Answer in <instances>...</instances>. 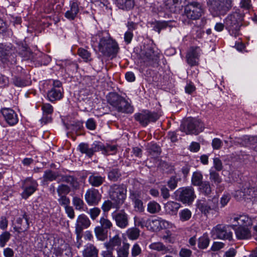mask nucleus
Wrapping results in <instances>:
<instances>
[{"instance_id":"obj_1","label":"nucleus","mask_w":257,"mask_h":257,"mask_svg":"<svg viewBox=\"0 0 257 257\" xmlns=\"http://www.w3.org/2000/svg\"><path fill=\"white\" fill-rule=\"evenodd\" d=\"M97 42L98 50L104 55L107 56H115L118 52L119 47L116 42L113 40L106 32L98 33L95 37L92 38V42L94 43V39ZM95 45L94 43L93 44Z\"/></svg>"},{"instance_id":"obj_2","label":"nucleus","mask_w":257,"mask_h":257,"mask_svg":"<svg viewBox=\"0 0 257 257\" xmlns=\"http://www.w3.org/2000/svg\"><path fill=\"white\" fill-rule=\"evenodd\" d=\"M108 103L116 110L124 113H132L133 108L122 96L116 93H110L107 96Z\"/></svg>"},{"instance_id":"obj_3","label":"nucleus","mask_w":257,"mask_h":257,"mask_svg":"<svg viewBox=\"0 0 257 257\" xmlns=\"http://www.w3.org/2000/svg\"><path fill=\"white\" fill-rule=\"evenodd\" d=\"M243 16L237 12L228 15L224 20L225 26L230 34L234 37L240 35Z\"/></svg>"},{"instance_id":"obj_4","label":"nucleus","mask_w":257,"mask_h":257,"mask_svg":"<svg viewBox=\"0 0 257 257\" xmlns=\"http://www.w3.org/2000/svg\"><path fill=\"white\" fill-rule=\"evenodd\" d=\"M126 190L123 185L114 184L109 189V195L110 199L113 202L114 207L119 208L124 203L126 198Z\"/></svg>"},{"instance_id":"obj_5","label":"nucleus","mask_w":257,"mask_h":257,"mask_svg":"<svg viewBox=\"0 0 257 257\" xmlns=\"http://www.w3.org/2000/svg\"><path fill=\"white\" fill-rule=\"evenodd\" d=\"M203 5L198 2H189L185 6L184 16L191 20H198L204 14Z\"/></svg>"},{"instance_id":"obj_6","label":"nucleus","mask_w":257,"mask_h":257,"mask_svg":"<svg viewBox=\"0 0 257 257\" xmlns=\"http://www.w3.org/2000/svg\"><path fill=\"white\" fill-rule=\"evenodd\" d=\"M180 130L187 135H197L203 130L202 122L194 118H188L181 124Z\"/></svg>"},{"instance_id":"obj_7","label":"nucleus","mask_w":257,"mask_h":257,"mask_svg":"<svg viewBox=\"0 0 257 257\" xmlns=\"http://www.w3.org/2000/svg\"><path fill=\"white\" fill-rule=\"evenodd\" d=\"M100 226H96L94 233L96 238L101 241L104 240L107 237L106 229H110L113 226L111 221L107 217H101L99 219Z\"/></svg>"},{"instance_id":"obj_8","label":"nucleus","mask_w":257,"mask_h":257,"mask_svg":"<svg viewBox=\"0 0 257 257\" xmlns=\"http://www.w3.org/2000/svg\"><path fill=\"white\" fill-rule=\"evenodd\" d=\"M158 58L159 56L155 53L153 48L149 46H144L139 53L141 63H144L147 65L153 64L158 60Z\"/></svg>"},{"instance_id":"obj_9","label":"nucleus","mask_w":257,"mask_h":257,"mask_svg":"<svg viewBox=\"0 0 257 257\" xmlns=\"http://www.w3.org/2000/svg\"><path fill=\"white\" fill-rule=\"evenodd\" d=\"M121 242L120 231L117 229H113L109 232V240L105 242L104 245L107 249L113 250L121 247Z\"/></svg>"},{"instance_id":"obj_10","label":"nucleus","mask_w":257,"mask_h":257,"mask_svg":"<svg viewBox=\"0 0 257 257\" xmlns=\"http://www.w3.org/2000/svg\"><path fill=\"white\" fill-rule=\"evenodd\" d=\"M134 117L136 120L144 126H147L150 122L156 121L159 118L157 113L150 112L148 110L136 113Z\"/></svg>"},{"instance_id":"obj_11","label":"nucleus","mask_w":257,"mask_h":257,"mask_svg":"<svg viewBox=\"0 0 257 257\" xmlns=\"http://www.w3.org/2000/svg\"><path fill=\"white\" fill-rule=\"evenodd\" d=\"M63 96V89L62 83L57 80H53V87L47 93L48 99L53 102L61 99Z\"/></svg>"},{"instance_id":"obj_12","label":"nucleus","mask_w":257,"mask_h":257,"mask_svg":"<svg viewBox=\"0 0 257 257\" xmlns=\"http://www.w3.org/2000/svg\"><path fill=\"white\" fill-rule=\"evenodd\" d=\"M180 200L183 203L191 204L196 198L194 189L191 187H183L177 191Z\"/></svg>"},{"instance_id":"obj_13","label":"nucleus","mask_w":257,"mask_h":257,"mask_svg":"<svg viewBox=\"0 0 257 257\" xmlns=\"http://www.w3.org/2000/svg\"><path fill=\"white\" fill-rule=\"evenodd\" d=\"M90 224V220L85 214H81L77 217L75 223V232L78 240L82 237V232L83 229L89 227Z\"/></svg>"},{"instance_id":"obj_14","label":"nucleus","mask_w":257,"mask_h":257,"mask_svg":"<svg viewBox=\"0 0 257 257\" xmlns=\"http://www.w3.org/2000/svg\"><path fill=\"white\" fill-rule=\"evenodd\" d=\"M233 196L237 200H244L247 201L254 198L257 201V190L254 188H244L235 191Z\"/></svg>"},{"instance_id":"obj_15","label":"nucleus","mask_w":257,"mask_h":257,"mask_svg":"<svg viewBox=\"0 0 257 257\" xmlns=\"http://www.w3.org/2000/svg\"><path fill=\"white\" fill-rule=\"evenodd\" d=\"M211 234L214 239L230 240L232 238V233L231 231H228L226 229L225 226L221 224H218L214 227L211 230Z\"/></svg>"},{"instance_id":"obj_16","label":"nucleus","mask_w":257,"mask_h":257,"mask_svg":"<svg viewBox=\"0 0 257 257\" xmlns=\"http://www.w3.org/2000/svg\"><path fill=\"white\" fill-rule=\"evenodd\" d=\"M170 223L161 218L148 219L147 220V227L148 229L157 231L163 228L170 227Z\"/></svg>"},{"instance_id":"obj_17","label":"nucleus","mask_w":257,"mask_h":257,"mask_svg":"<svg viewBox=\"0 0 257 257\" xmlns=\"http://www.w3.org/2000/svg\"><path fill=\"white\" fill-rule=\"evenodd\" d=\"M112 218L115 221L116 225L121 229L126 228L129 224L128 216L123 211L113 212L111 214Z\"/></svg>"},{"instance_id":"obj_18","label":"nucleus","mask_w":257,"mask_h":257,"mask_svg":"<svg viewBox=\"0 0 257 257\" xmlns=\"http://www.w3.org/2000/svg\"><path fill=\"white\" fill-rule=\"evenodd\" d=\"M208 3L220 12H225L232 6V0H208Z\"/></svg>"},{"instance_id":"obj_19","label":"nucleus","mask_w":257,"mask_h":257,"mask_svg":"<svg viewBox=\"0 0 257 257\" xmlns=\"http://www.w3.org/2000/svg\"><path fill=\"white\" fill-rule=\"evenodd\" d=\"M101 199V195L94 188L88 189L85 194V199L89 205H96Z\"/></svg>"},{"instance_id":"obj_20","label":"nucleus","mask_w":257,"mask_h":257,"mask_svg":"<svg viewBox=\"0 0 257 257\" xmlns=\"http://www.w3.org/2000/svg\"><path fill=\"white\" fill-rule=\"evenodd\" d=\"M201 50L199 47H191L186 55L187 62L191 66H196L199 64Z\"/></svg>"},{"instance_id":"obj_21","label":"nucleus","mask_w":257,"mask_h":257,"mask_svg":"<svg viewBox=\"0 0 257 257\" xmlns=\"http://www.w3.org/2000/svg\"><path fill=\"white\" fill-rule=\"evenodd\" d=\"M38 184L37 182L31 179H26L23 183V192L22 196L24 199H27L36 190Z\"/></svg>"},{"instance_id":"obj_22","label":"nucleus","mask_w":257,"mask_h":257,"mask_svg":"<svg viewBox=\"0 0 257 257\" xmlns=\"http://www.w3.org/2000/svg\"><path fill=\"white\" fill-rule=\"evenodd\" d=\"M5 120L11 126L16 124L19 121L17 114L13 109L4 108L1 110Z\"/></svg>"},{"instance_id":"obj_23","label":"nucleus","mask_w":257,"mask_h":257,"mask_svg":"<svg viewBox=\"0 0 257 257\" xmlns=\"http://www.w3.org/2000/svg\"><path fill=\"white\" fill-rule=\"evenodd\" d=\"M232 222L234 223L231 227H248L252 224V220L248 216L244 215L234 217L232 218Z\"/></svg>"},{"instance_id":"obj_24","label":"nucleus","mask_w":257,"mask_h":257,"mask_svg":"<svg viewBox=\"0 0 257 257\" xmlns=\"http://www.w3.org/2000/svg\"><path fill=\"white\" fill-rule=\"evenodd\" d=\"M238 239H247L251 237V232L248 227L245 226L232 227Z\"/></svg>"},{"instance_id":"obj_25","label":"nucleus","mask_w":257,"mask_h":257,"mask_svg":"<svg viewBox=\"0 0 257 257\" xmlns=\"http://www.w3.org/2000/svg\"><path fill=\"white\" fill-rule=\"evenodd\" d=\"M79 12V5L76 1H71L70 3V9L65 13V17L69 20H74Z\"/></svg>"},{"instance_id":"obj_26","label":"nucleus","mask_w":257,"mask_h":257,"mask_svg":"<svg viewBox=\"0 0 257 257\" xmlns=\"http://www.w3.org/2000/svg\"><path fill=\"white\" fill-rule=\"evenodd\" d=\"M98 250L92 244H87L83 251V257H98Z\"/></svg>"},{"instance_id":"obj_27","label":"nucleus","mask_w":257,"mask_h":257,"mask_svg":"<svg viewBox=\"0 0 257 257\" xmlns=\"http://www.w3.org/2000/svg\"><path fill=\"white\" fill-rule=\"evenodd\" d=\"M180 207V204L174 201L168 202L164 206L166 212L170 215H176Z\"/></svg>"},{"instance_id":"obj_28","label":"nucleus","mask_w":257,"mask_h":257,"mask_svg":"<svg viewBox=\"0 0 257 257\" xmlns=\"http://www.w3.org/2000/svg\"><path fill=\"white\" fill-rule=\"evenodd\" d=\"M149 247L151 249L161 251L163 254L172 252L171 250L161 242H153Z\"/></svg>"},{"instance_id":"obj_29","label":"nucleus","mask_w":257,"mask_h":257,"mask_svg":"<svg viewBox=\"0 0 257 257\" xmlns=\"http://www.w3.org/2000/svg\"><path fill=\"white\" fill-rule=\"evenodd\" d=\"M115 3L119 9L126 11L133 9L135 5L134 0H115Z\"/></svg>"},{"instance_id":"obj_30","label":"nucleus","mask_w":257,"mask_h":257,"mask_svg":"<svg viewBox=\"0 0 257 257\" xmlns=\"http://www.w3.org/2000/svg\"><path fill=\"white\" fill-rule=\"evenodd\" d=\"M104 178L94 174L91 175L88 178L89 184L93 187H99L104 181Z\"/></svg>"},{"instance_id":"obj_31","label":"nucleus","mask_w":257,"mask_h":257,"mask_svg":"<svg viewBox=\"0 0 257 257\" xmlns=\"http://www.w3.org/2000/svg\"><path fill=\"white\" fill-rule=\"evenodd\" d=\"M210 179L217 186V189L220 191L223 190V186H218L222 181V179L218 173L214 171L210 170Z\"/></svg>"},{"instance_id":"obj_32","label":"nucleus","mask_w":257,"mask_h":257,"mask_svg":"<svg viewBox=\"0 0 257 257\" xmlns=\"http://www.w3.org/2000/svg\"><path fill=\"white\" fill-rule=\"evenodd\" d=\"M131 198L134 204V207L136 211L142 212L144 210L143 201L139 198L136 194H133Z\"/></svg>"},{"instance_id":"obj_33","label":"nucleus","mask_w":257,"mask_h":257,"mask_svg":"<svg viewBox=\"0 0 257 257\" xmlns=\"http://www.w3.org/2000/svg\"><path fill=\"white\" fill-rule=\"evenodd\" d=\"M140 229L136 227L130 228L126 231L127 237L131 240L137 239L140 236Z\"/></svg>"},{"instance_id":"obj_34","label":"nucleus","mask_w":257,"mask_h":257,"mask_svg":"<svg viewBox=\"0 0 257 257\" xmlns=\"http://www.w3.org/2000/svg\"><path fill=\"white\" fill-rule=\"evenodd\" d=\"M196 206L199 210L203 214L207 215L211 211L208 203L203 200H198L196 203Z\"/></svg>"},{"instance_id":"obj_35","label":"nucleus","mask_w":257,"mask_h":257,"mask_svg":"<svg viewBox=\"0 0 257 257\" xmlns=\"http://www.w3.org/2000/svg\"><path fill=\"white\" fill-rule=\"evenodd\" d=\"M17 222L20 225L19 228L21 230H27L29 227V218L26 214L23 215V218H18Z\"/></svg>"},{"instance_id":"obj_36","label":"nucleus","mask_w":257,"mask_h":257,"mask_svg":"<svg viewBox=\"0 0 257 257\" xmlns=\"http://www.w3.org/2000/svg\"><path fill=\"white\" fill-rule=\"evenodd\" d=\"M130 247V244L127 243H124L122 246L117 248V257H127L128 255V249Z\"/></svg>"},{"instance_id":"obj_37","label":"nucleus","mask_w":257,"mask_h":257,"mask_svg":"<svg viewBox=\"0 0 257 257\" xmlns=\"http://www.w3.org/2000/svg\"><path fill=\"white\" fill-rule=\"evenodd\" d=\"M161 210V206L159 203L153 201L149 202L147 205V211L152 214L158 212Z\"/></svg>"},{"instance_id":"obj_38","label":"nucleus","mask_w":257,"mask_h":257,"mask_svg":"<svg viewBox=\"0 0 257 257\" xmlns=\"http://www.w3.org/2000/svg\"><path fill=\"white\" fill-rule=\"evenodd\" d=\"M72 203L76 210L79 211H84V206H85L83 201L78 197H74L72 199Z\"/></svg>"},{"instance_id":"obj_39","label":"nucleus","mask_w":257,"mask_h":257,"mask_svg":"<svg viewBox=\"0 0 257 257\" xmlns=\"http://www.w3.org/2000/svg\"><path fill=\"white\" fill-rule=\"evenodd\" d=\"M203 176L200 172L193 173L192 177V183L194 186H200L203 182Z\"/></svg>"},{"instance_id":"obj_40","label":"nucleus","mask_w":257,"mask_h":257,"mask_svg":"<svg viewBox=\"0 0 257 257\" xmlns=\"http://www.w3.org/2000/svg\"><path fill=\"white\" fill-rule=\"evenodd\" d=\"M209 244V239L208 236L204 234L203 236L199 238L198 246L201 249L206 248Z\"/></svg>"},{"instance_id":"obj_41","label":"nucleus","mask_w":257,"mask_h":257,"mask_svg":"<svg viewBox=\"0 0 257 257\" xmlns=\"http://www.w3.org/2000/svg\"><path fill=\"white\" fill-rule=\"evenodd\" d=\"M78 54L85 62L91 61L92 60L91 54L87 50L83 48L78 49Z\"/></svg>"},{"instance_id":"obj_42","label":"nucleus","mask_w":257,"mask_h":257,"mask_svg":"<svg viewBox=\"0 0 257 257\" xmlns=\"http://www.w3.org/2000/svg\"><path fill=\"white\" fill-rule=\"evenodd\" d=\"M211 210H214L216 212H218V198L216 197H213L212 199H208L207 202Z\"/></svg>"},{"instance_id":"obj_43","label":"nucleus","mask_w":257,"mask_h":257,"mask_svg":"<svg viewBox=\"0 0 257 257\" xmlns=\"http://www.w3.org/2000/svg\"><path fill=\"white\" fill-rule=\"evenodd\" d=\"M180 219L182 221H187L190 219L192 216V212L188 209H184L181 210L179 213Z\"/></svg>"},{"instance_id":"obj_44","label":"nucleus","mask_w":257,"mask_h":257,"mask_svg":"<svg viewBox=\"0 0 257 257\" xmlns=\"http://www.w3.org/2000/svg\"><path fill=\"white\" fill-rule=\"evenodd\" d=\"M13 83L17 87H24L29 84V81L15 76L13 79Z\"/></svg>"},{"instance_id":"obj_45","label":"nucleus","mask_w":257,"mask_h":257,"mask_svg":"<svg viewBox=\"0 0 257 257\" xmlns=\"http://www.w3.org/2000/svg\"><path fill=\"white\" fill-rule=\"evenodd\" d=\"M201 192L205 195L208 196L211 192V188L209 182L205 181L203 182L200 185Z\"/></svg>"},{"instance_id":"obj_46","label":"nucleus","mask_w":257,"mask_h":257,"mask_svg":"<svg viewBox=\"0 0 257 257\" xmlns=\"http://www.w3.org/2000/svg\"><path fill=\"white\" fill-rule=\"evenodd\" d=\"M11 234L8 231H5L0 235V246L4 247L7 242L9 240L11 237Z\"/></svg>"},{"instance_id":"obj_47","label":"nucleus","mask_w":257,"mask_h":257,"mask_svg":"<svg viewBox=\"0 0 257 257\" xmlns=\"http://www.w3.org/2000/svg\"><path fill=\"white\" fill-rule=\"evenodd\" d=\"M70 191V187L64 184L59 185L57 189V192L59 196L66 195L68 194Z\"/></svg>"},{"instance_id":"obj_48","label":"nucleus","mask_w":257,"mask_h":257,"mask_svg":"<svg viewBox=\"0 0 257 257\" xmlns=\"http://www.w3.org/2000/svg\"><path fill=\"white\" fill-rule=\"evenodd\" d=\"M43 177L45 181H52L56 180L57 175L51 170H48L45 172Z\"/></svg>"},{"instance_id":"obj_49","label":"nucleus","mask_w":257,"mask_h":257,"mask_svg":"<svg viewBox=\"0 0 257 257\" xmlns=\"http://www.w3.org/2000/svg\"><path fill=\"white\" fill-rule=\"evenodd\" d=\"M148 152L153 155H158L161 153L160 147L155 144H150L148 148Z\"/></svg>"},{"instance_id":"obj_50","label":"nucleus","mask_w":257,"mask_h":257,"mask_svg":"<svg viewBox=\"0 0 257 257\" xmlns=\"http://www.w3.org/2000/svg\"><path fill=\"white\" fill-rule=\"evenodd\" d=\"M104 146L99 142H95L91 146V151H92V156L96 152L102 151L103 152Z\"/></svg>"},{"instance_id":"obj_51","label":"nucleus","mask_w":257,"mask_h":257,"mask_svg":"<svg viewBox=\"0 0 257 257\" xmlns=\"http://www.w3.org/2000/svg\"><path fill=\"white\" fill-rule=\"evenodd\" d=\"M79 148L81 153L86 154L89 157L92 156L91 148H89L87 144L84 143L80 144L79 146Z\"/></svg>"},{"instance_id":"obj_52","label":"nucleus","mask_w":257,"mask_h":257,"mask_svg":"<svg viewBox=\"0 0 257 257\" xmlns=\"http://www.w3.org/2000/svg\"><path fill=\"white\" fill-rule=\"evenodd\" d=\"M120 176V173L116 169H112L108 175V178L113 181H116Z\"/></svg>"},{"instance_id":"obj_53","label":"nucleus","mask_w":257,"mask_h":257,"mask_svg":"<svg viewBox=\"0 0 257 257\" xmlns=\"http://www.w3.org/2000/svg\"><path fill=\"white\" fill-rule=\"evenodd\" d=\"M60 197L58 199V201L60 205L63 206L64 208L68 206L70 204V201L68 197L66 195L59 196Z\"/></svg>"},{"instance_id":"obj_54","label":"nucleus","mask_w":257,"mask_h":257,"mask_svg":"<svg viewBox=\"0 0 257 257\" xmlns=\"http://www.w3.org/2000/svg\"><path fill=\"white\" fill-rule=\"evenodd\" d=\"M180 257H191L192 251L188 248L182 247L179 252Z\"/></svg>"},{"instance_id":"obj_55","label":"nucleus","mask_w":257,"mask_h":257,"mask_svg":"<svg viewBox=\"0 0 257 257\" xmlns=\"http://www.w3.org/2000/svg\"><path fill=\"white\" fill-rule=\"evenodd\" d=\"M116 147L115 146L107 145L106 147L104 146L103 154L106 155H112L116 152Z\"/></svg>"},{"instance_id":"obj_56","label":"nucleus","mask_w":257,"mask_h":257,"mask_svg":"<svg viewBox=\"0 0 257 257\" xmlns=\"http://www.w3.org/2000/svg\"><path fill=\"white\" fill-rule=\"evenodd\" d=\"M100 209L97 207H94L89 210L88 214L92 220H95L99 215Z\"/></svg>"},{"instance_id":"obj_57","label":"nucleus","mask_w":257,"mask_h":257,"mask_svg":"<svg viewBox=\"0 0 257 257\" xmlns=\"http://www.w3.org/2000/svg\"><path fill=\"white\" fill-rule=\"evenodd\" d=\"M112 207H114L113 202L110 200L105 201L102 204L101 208L104 212H108Z\"/></svg>"},{"instance_id":"obj_58","label":"nucleus","mask_w":257,"mask_h":257,"mask_svg":"<svg viewBox=\"0 0 257 257\" xmlns=\"http://www.w3.org/2000/svg\"><path fill=\"white\" fill-rule=\"evenodd\" d=\"M142 249L138 243H135L132 248V256L133 257H136L141 254Z\"/></svg>"},{"instance_id":"obj_59","label":"nucleus","mask_w":257,"mask_h":257,"mask_svg":"<svg viewBox=\"0 0 257 257\" xmlns=\"http://www.w3.org/2000/svg\"><path fill=\"white\" fill-rule=\"evenodd\" d=\"M211 145L214 150H219L221 148L223 143L220 139L214 138L212 140Z\"/></svg>"},{"instance_id":"obj_60","label":"nucleus","mask_w":257,"mask_h":257,"mask_svg":"<svg viewBox=\"0 0 257 257\" xmlns=\"http://www.w3.org/2000/svg\"><path fill=\"white\" fill-rule=\"evenodd\" d=\"M230 199V196L229 194H225L222 195L220 198V203L221 208L224 207L226 206Z\"/></svg>"},{"instance_id":"obj_61","label":"nucleus","mask_w":257,"mask_h":257,"mask_svg":"<svg viewBox=\"0 0 257 257\" xmlns=\"http://www.w3.org/2000/svg\"><path fill=\"white\" fill-rule=\"evenodd\" d=\"M213 166L215 170L217 171H221L223 168L221 161L218 158L213 159Z\"/></svg>"},{"instance_id":"obj_62","label":"nucleus","mask_w":257,"mask_h":257,"mask_svg":"<svg viewBox=\"0 0 257 257\" xmlns=\"http://www.w3.org/2000/svg\"><path fill=\"white\" fill-rule=\"evenodd\" d=\"M134 221L136 225L141 226L142 227L144 226L147 227V220L143 218L135 217Z\"/></svg>"},{"instance_id":"obj_63","label":"nucleus","mask_w":257,"mask_h":257,"mask_svg":"<svg viewBox=\"0 0 257 257\" xmlns=\"http://www.w3.org/2000/svg\"><path fill=\"white\" fill-rule=\"evenodd\" d=\"M42 109L46 114H51L53 111V106L49 103H44L42 105Z\"/></svg>"},{"instance_id":"obj_64","label":"nucleus","mask_w":257,"mask_h":257,"mask_svg":"<svg viewBox=\"0 0 257 257\" xmlns=\"http://www.w3.org/2000/svg\"><path fill=\"white\" fill-rule=\"evenodd\" d=\"M66 213L67 214L68 217L71 219H73L75 217L74 210L72 206L69 205L65 208Z\"/></svg>"}]
</instances>
